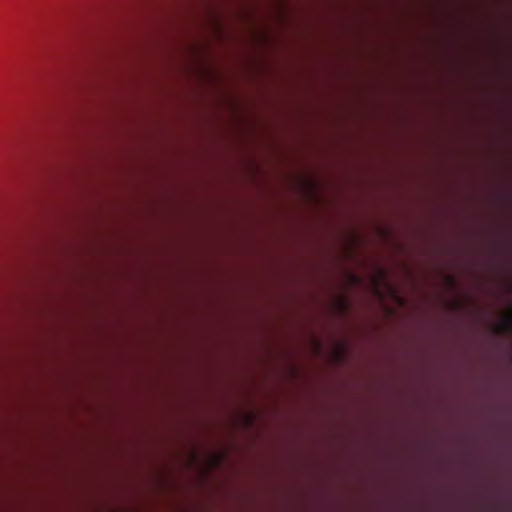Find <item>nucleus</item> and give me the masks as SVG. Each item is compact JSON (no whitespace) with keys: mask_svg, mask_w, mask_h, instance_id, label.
Returning a JSON list of instances; mask_svg holds the SVG:
<instances>
[{"mask_svg":"<svg viewBox=\"0 0 512 512\" xmlns=\"http://www.w3.org/2000/svg\"><path fill=\"white\" fill-rule=\"evenodd\" d=\"M497 333H504L512 331V315L505 318L496 328Z\"/></svg>","mask_w":512,"mask_h":512,"instance_id":"nucleus-1","label":"nucleus"}]
</instances>
